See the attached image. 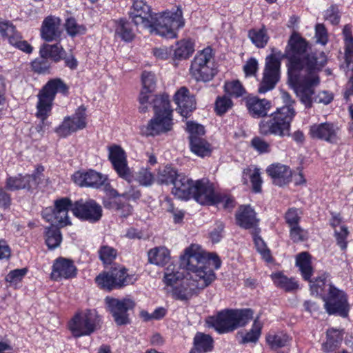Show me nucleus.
I'll list each match as a JSON object with an SVG mask.
<instances>
[{"instance_id": "26", "label": "nucleus", "mask_w": 353, "mask_h": 353, "mask_svg": "<svg viewBox=\"0 0 353 353\" xmlns=\"http://www.w3.org/2000/svg\"><path fill=\"white\" fill-rule=\"evenodd\" d=\"M266 172L272 179L273 183L279 186L287 184L292 176V171L290 168L281 163H273L269 165Z\"/></svg>"}, {"instance_id": "52", "label": "nucleus", "mask_w": 353, "mask_h": 353, "mask_svg": "<svg viewBox=\"0 0 353 353\" xmlns=\"http://www.w3.org/2000/svg\"><path fill=\"white\" fill-rule=\"evenodd\" d=\"M349 235V230L346 225H341L339 228L334 230V236L336 241V244L341 250H345L347 246V239Z\"/></svg>"}, {"instance_id": "48", "label": "nucleus", "mask_w": 353, "mask_h": 353, "mask_svg": "<svg viewBox=\"0 0 353 353\" xmlns=\"http://www.w3.org/2000/svg\"><path fill=\"white\" fill-rule=\"evenodd\" d=\"M224 91L227 94L233 97H240L245 93V89L238 80L227 81L224 85Z\"/></svg>"}, {"instance_id": "6", "label": "nucleus", "mask_w": 353, "mask_h": 353, "mask_svg": "<svg viewBox=\"0 0 353 353\" xmlns=\"http://www.w3.org/2000/svg\"><path fill=\"white\" fill-rule=\"evenodd\" d=\"M253 314L251 309L225 310L208 317L206 324L219 334L228 333L247 325L252 319Z\"/></svg>"}, {"instance_id": "64", "label": "nucleus", "mask_w": 353, "mask_h": 353, "mask_svg": "<svg viewBox=\"0 0 353 353\" xmlns=\"http://www.w3.org/2000/svg\"><path fill=\"white\" fill-rule=\"evenodd\" d=\"M315 38L316 42L322 45H325L327 42V33L324 26L319 23L315 27Z\"/></svg>"}, {"instance_id": "17", "label": "nucleus", "mask_w": 353, "mask_h": 353, "mask_svg": "<svg viewBox=\"0 0 353 353\" xmlns=\"http://www.w3.org/2000/svg\"><path fill=\"white\" fill-rule=\"evenodd\" d=\"M0 34L7 38L8 43L12 46L26 53L32 52V46L26 41L22 40L21 34L10 21L0 18Z\"/></svg>"}, {"instance_id": "9", "label": "nucleus", "mask_w": 353, "mask_h": 353, "mask_svg": "<svg viewBox=\"0 0 353 353\" xmlns=\"http://www.w3.org/2000/svg\"><path fill=\"white\" fill-rule=\"evenodd\" d=\"M99 321L95 310L82 311L71 319L68 323V329L74 337L88 336L97 330Z\"/></svg>"}, {"instance_id": "16", "label": "nucleus", "mask_w": 353, "mask_h": 353, "mask_svg": "<svg viewBox=\"0 0 353 353\" xmlns=\"http://www.w3.org/2000/svg\"><path fill=\"white\" fill-rule=\"evenodd\" d=\"M86 123L85 109L80 107L72 116L64 119L62 123L56 129V132L59 136L65 137L85 128Z\"/></svg>"}, {"instance_id": "57", "label": "nucleus", "mask_w": 353, "mask_h": 353, "mask_svg": "<svg viewBox=\"0 0 353 353\" xmlns=\"http://www.w3.org/2000/svg\"><path fill=\"white\" fill-rule=\"evenodd\" d=\"M65 28L68 34L72 37L84 34L86 31V28L83 25L77 24L74 19H68L66 21Z\"/></svg>"}, {"instance_id": "22", "label": "nucleus", "mask_w": 353, "mask_h": 353, "mask_svg": "<svg viewBox=\"0 0 353 353\" xmlns=\"http://www.w3.org/2000/svg\"><path fill=\"white\" fill-rule=\"evenodd\" d=\"M141 81L142 88L139 97L141 105L139 109L141 112H145L151 104L150 99L152 97L151 93L155 88L156 77L154 74L144 71L141 75Z\"/></svg>"}, {"instance_id": "7", "label": "nucleus", "mask_w": 353, "mask_h": 353, "mask_svg": "<svg viewBox=\"0 0 353 353\" xmlns=\"http://www.w3.org/2000/svg\"><path fill=\"white\" fill-rule=\"evenodd\" d=\"M295 114L294 108L286 105L277 109L268 117L259 123V132L264 135H274L283 137L290 135V122Z\"/></svg>"}, {"instance_id": "59", "label": "nucleus", "mask_w": 353, "mask_h": 353, "mask_svg": "<svg viewBox=\"0 0 353 353\" xmlns=\"http://www.w3.org/2000/svg\"><path fill=\"white\" fill-rule=\"evenodd\" d=\"M301 212L296 208H290L285 215V219L289 227L299 225L301 220Z\"/></svg>"}, {"instance_id": "29", "label": "nucleus", "mask_w": 353, "mask_h": 353, "mask_svg": "<svg viewBox=\"0 0 353 353\" xmlns=\"http://www.w3.org/2000/svg\"><path fill=\"white\" fill-rule=\"evenodd\" d=\"M95 281L99 286L109 290L114 288H120L123 286V284L130 283L129 280L117 279V275L114 276L112 271L100 274L96 277Z\"/></svg>"}, {"instance_id": "43", "label": "nucleus", "mask_w": 353, "mask_h": 353, "mask_svg": "<svg viewBox=\"0 0 353 353\" xmlns=\"http://www.w3.org/2000/svg\"><path fill=\"white\" fill-rule=\"evenodd\" d=\"M248 36L252 43L257 48H264L269 40L267 29L264 26L250 30Z\"/></svg>"}, {"instance_id": "60", "label": "nucleus", "mask_w": 353, "mask_h": 353, "mask_svg": "<svg viewBox=\"0 0 353 353\" xmlns=\"http://www.w3.org/2000/svg\"><path fill=\"white\" fill-rule=\"evenodd\" d=\"M252 147L260 153H268L270 152V145L260 137H254L252 140Z\"/></svg>"}, {"instance_id": "36", "label": "nucleus", "mask_w": 353, "mask_h": 353, "mask_svg": "<svg viewBox=\"0 0 353 353\" xmlns=\"http://www.w3.org/2000/svg\"><path fill=\"white\" fill-rule=\"evenodd\" d=\"M111 197L109 200H105L104 206L110 209H114L120 212L121 216H127L132 212V207L128 204H121V197L118 196L115 190L111 191Z\"/></svg>"}, {"instance_id": "49", "label": "nucleus", "mask_w": 353, "mask_h": 353, "mask_svg": "<svg viewBox=\"0 0 353 353\" xmlns=\"http://www.w3.org/2000/svg\"><path fill=\"white\" fill-rule=\"evenodd\" d=\"M61 239V234L59 229L51 227L47 230L46 242L49 248L54 249L59 246Z\"/></svg>"}, {"instance_id": "23", "label": "nucleus", "mask_w": 353, "mask_h": 353, "mask_svg": "<svg viewBox=\"0 0 353 353\" xmlns=\"http://www.w3.org/2000/svg\"><path fill=\"white\" fill-rule=\"evenodd\" d=\"M174 101L177 106L176 111L183 117H188L189 114L196 108L195 99L185 87L180 88L175 92Z\"/></svg>"}, {"instance_id": "18", "label": "nucleus", "mask_w": 353, "mask_h": 353, "mask_svg": "<svg viewBox=\"0 0 353 353\" xmlns=\"http://www.w3.org/2000/svg\"><path fill=\"white\" fill-rule=\"evenodd\" d=\"M309 134L312 139L336 144L340 140L339 128L332 123L314 124L310 127Z\"/></svg>"}, {"instance_id": "44", "label": "nucleus", "mask_w": 353, "mask_h": 353, "mask_svg": "<svg viewBox=\"0 0 353 353\" xmlns=\"http://www.w3.org/2000/svg\"><path fill=\"white\" fill-rule=\"evenodd\" d=\"M176 171L170 166L159 168L157 174V181L160 184L173 183L177 175Z\"/></svg>"}, {"instance_id": "24", "label": "nucleus", "mask_w": 353, "mask_h": 353, "mask_svg": "<svg viewBox=\"0 0 353 353\" xmlns=\"http://www.w3.org/2000/svg\"><path fill=\"white\" fill-rule=\"evenodd\" d=\"M62 33L61 20L54 16H48L43 20L41 28V37L46 41H56Z\"/></svg>"}, {"instance_id": "56", "label": "nucleus", "mask_w": 353, "mask_h": 353, "mask_svg": "<svg viewBox=\"0 0 353 353\" xmlns=\"http://www.w3.org/2000/svg\"><path fill=\"white\" fill-rule=\"evenodd\" d=\"M186 130L190 134V141L192 140V138H201L205 134L204 127L192 121L187 122Z\"/></svg>"}, {"instance_id": "25", "label": "nucleus", "mask_w": 353, "mask_h": 353, "mask_svg": "<svg viewBox=\"0 0 353 353\" xmlns=\"http://www.w3.org/2000/svg\"><path fill=\"white\" fill-rule=\"evenodd\" d=\"M173 184L172 193L178 199L189 200L191 199L195 181L183 174H179Z\"/></svg>"}, {"instance_id": "11", "label": "nucleus", "mask_w": 353, "mask_h": 353, "mask_svg": "<svg viewBox=\"0 0 353 353\" xmlns=\"http://www.w3.org/2000/svg\"><path fill=\"white\" fill-rule=\"evenodd\" d=\"M324 307L329 314H336L346 317L349 312V305L346 295L343 291L332 285H329V292L323 297Z\"/></svg>"}, {"instance_id": "37", "label": "nucleus", "mask_w": 353, "mask_h": 353, "mask_svg": "<svg viewBox=\"0 0 353 353\" xmlns=\"http://www.w3.org/2000/svg\"><path fill=\"white\" fill-rule=\"evenodd\" d=\"M190 147L192 153L202 158L210 156L212 151L211 145L203 137L192 138Z\"/></svg>"}, {"instance_id": "10", "label": "nucleus", "mask_w": 353, "mask_h": 353, "mask_svg": "<svg viewBox=\"0 0 353 353\" xmlns=\"http://www.w3.org/2000/svg\"><path fill=\"white\" fill-rule=\"evenodd\" d=\"M285 57V52L273 50L265 59L263 77L259 87V93H265L273 89L279 79L281 61Z\"/></svg>"}, {"instance_id": "15", "label": "nucleus", "mask_w": 353, "mask_h": 353, "mask_svg": "<svg viewBox=\"0 0 353 353\" xmlns=\"http://www.w3.org/2000/svg\"><path fill=\"white\" fill-rule=\"evenodd\" d=\"M191 199L201 205H214L219 198L212 184L208 179H202L195 181Z\"/></svg>"}, {"instance_id": "51", "label": "nucleus", "mask_w": 353, "mask_h": 353, "mask_svg": "<svg viewBox=\"0 0 353 353\" xmlns=\"http://www.w3.org/2000/svg\"><path fill=\"white\" fill-rule=\"evenodd\" d=\"M28 270L26 268L15 269L10 271L6 277V281L10 286L17 288L21 283Z\"/></svg>"}, {"instance_id": "13", "label": "nucleus", "mask_w": 353, "mask_h": 353, "mask_svg": "<svg viewBox=\"0 0 353 353\" xmlns=\"http://www.w3.org/2000/svg\"><path fill=\"white\" fill-rule=\"evenodd\" d=\"M43 170V167L39 165L36 168L35 172L32 174L24 176L18 174L14 176H9L6 179V188L12 191L35 188L42 180Z\"/></svg>"}, {"instance_id": "45", "label": "nucleus", "mask_w": 353, "mask_h": 353, "mask_svg": "<svg viewBox=\"0 0 353 353\" xmlns=\"http://www.w3.org/2000/svg\"><path fill=\"white\" fill-rule=\"evenodd\" d=\"M115 34L125 41H131L134 36L130 23L123 19L116 22Z\"/></svg>"}, {"instance_id": "12", "label": "nucleus", "mask_w": 353, "mask_h": 353, "mask_svg": "<svg viewBox=\"0 0 353 353\" xmlns=\"http://www.w3.org/2000/svg\"><path fill=\"white\" fill-rule=\"evenodd\" d=\"M105 301L117 325H125L129 323L128 311L133 309L135 305L134 301L132 299H119L106 297Z\"/></svg>"}, {"instance_id": "63", "label": "nucleus", "mask_w": 353, "mask_h": 353, "mask_svg": "<svg viewBox=\"0 0 353 353\" xmlns=\"http://www.w3.org/2000/svg\"><path fill=\"white\" fill-rule=\"evenodd\" d=\"M290 237L294 242L303 241L307 236V232L299 225L290 226Z\"/></svg>"}, {"instance_id": "31", "label": "nucleus", "mask_w": 353, "mask_h": 353, "mask_svg": "<svg viewBox=\"0 0 353 353\" xmlns=\"http://www.w3.org/2000/svg\"><path fill=\"white\" fill-rule=\"evenodd\" d=\"M319 83L320 79H319V82L311 88L312 93L310 94V95L308 96V100L307 102L302 101L301 97L298 95L297 92H294L296 97L299 98L300 101L305 106V108H310L313 102L328 104L332 101L333 96L331 93L327 91H321L317 94V95H315V88L318 86Z\"/></svg>"}, {"instance_id": "8", "label": "nucleus", "mask_w": 353, "mask_h": 353, "mask_svg": "<svg viewBox=\"0 0 353 353\" xmlns=\"http://www.w3.org/2000/svg\"><path fill=\"white\" fill-rule=\"evenodd\" d=\"M190 73L196 81L208 82L217 74L212 50L205 48L198 51L191 62Z\"/></svg>"}, {"instance_id": "28", "label": "nucleus", "mask_w": 353, "mask_h": 353, "mask_svg": "<svg viewBox=\"0 0 353 353\" xmlns=\"http://www.w3.org/2000/svg\"><path fill=\"white\" fill-rule=\"evenodd\" d=\"M246 105L250 114L254 117H263L267 114L271 108L270 102L265 99H261L256 97H249Z\"/></svg>"}, {"instance_id": "21", "label": "nucleus", "mask_w": 353, "mask_h": 353, "mask_svg": "<svg viewBox=\"0 0 353 353\" xmlns=\"http://www.w3.org/2000/svg\"><path fill=\"white\" fill-rule=\"evenodd\" d=\"M73 181L81 187L99 188L105 185L107 176L93 170L86 172H76L72 176Z\"/></svg>"}, {"instance_id": "61", "label": "nucleus", "mask_w": 353, "mask_h": 353, "mask_svg": "<svg viewBox=\"0 0 353 353\" xmlns=\"http://www.w3.org/2000/svg\"><path fill=\"white\" fill-rule=\"evenodd\" d=\"M73 205L68 198H61L54 201V208L52 209L54 212H68L69 210L72 211Z\"/></svg>"}, {"instance_id": "34", "label": "nucleus", "mask_w": 353, "mask_h": 353, "mask_svg": "<svg viewBox=\"0 0 353 353\" xmlns=\"http://www.w3.org/2000/svg\"><path fill=\"white\" fill-rule=\"evenodd\" d=\"M68 212H54L52 208H46L42 212V216L47 221L52 223H57L60 226H65L70 225L69 220Z\"/></svg>"}, {"instance_id": "4", "label": "nucleus", "mask_w": 353, "mask_h": 353, "mask_svg": "<svg viewBox=\"0 0 353 353\" xmlns=\"http://www.w3.org/2000/svg\"><path fill=\"white\" fill-rule=\"evenodd\" d=\"M68 91V85L60 79H53L48 81L40 90L37 94L36 105V117L41 120L36 129L38 132H43L50 123L47 119L50 115L53 101L57 93L66 94Z\"/></svg>"}, {"instance_id": "20", "label": "nucleus", "mask_w": 353, "mask_h": 353, "mask_svg": "<svg viewBox=\"0 0 353 353\" xmlns=\"http://www.w3.org/2000/svg\"><path fill=\"white\" fill-rule=\"evenodd\" d=\"M77 274V268L72 260L63 257L54 260L51 273V277L54 281L72 279Z\"/></svg>"}, {"instance_id": "19", "label": "nucleus", "mask_w": 353, "mask_h": 353, "mask_svg": "<svg viewBox=\"0 0 353 353\" xmlns=\"http://www.w3.org/2000/svg\"><path fill=\"white\" fill-rule=\"evenodd\" d=\"M108 157L119 176L130 182L133 178L130 168L127 165V159L124 150L119 145H113L108 147Z\"/></svg>"}, {"instance_id": "1", "label": "nucleus", "mask_w": 353, "mask_h": 353, "mask_svg": "<svg viewBox=\"0 0 353 353\" xmlns=\"http://www.w3.org/2000/svg\"><path fill=\"white\" fill-rule=\"evenodd\" d=\"M187 270L185 276L179 267L171 264L164 270L163 282L168 293L179 300H188L210 285L216 279L215 269L221 266L219 257L205 252L199 245L191 244L180 256Z\"/></svg>"}, {"instance_id": "41", "label": "nucleus", "mask_w": 353, "mask_h": 353, "mask_svg": "<svg viewBox=\"0 0 353 353\" xmlns=\"http://www.w3.org/2000/svg\"><path fill=\"white\" fill-rule=\"evenodd\" d=\"M213 339L208 335L202 332H197L194 337V347L200 352H208L213 349Z\"/></svg>"}, {"instance_id": "30", "label": "nucleus", "mask_w": 353, "mask_h": 353, "mask_svg": "<svg viewBox=\"0 0 353 353\" xmlns=\"http://www.w3.org/2000/svg\"><path fill=\"white\" fill-rule=\"evenodd\" d=\"M242 181L244 184L251 183L252 190L255 192H260L263 183L260 170L255 166H250L243 171Z\"/></svg>"}, {"instance_id": "5", "label": "nucleus", "mask_w": 353, "mask_h": 353, "mask_svg": "<svg viewBox=\"0 0 353 353\" xmlns=\"http://www.w3.org/2000/svg\"><path fill=\"white\" fill-rule=\"evenodd\" d=\"M154 117L146 125H143L141 133L145 136H155L171 130L172 128V110L169 96L167 94L156 95L152 99Z\"/></svg>"}, {"instance_id": "39", "label": "nucleus", "mask_w": 353, "mask_h": 353, "mask_svg": "<svg viewBox=\"0 0 353 353\" xmlns=\"http://www.w3.org/2000/svg\"><path fill=\"white\" fill-rule=\"evenodd\" d=\"M194 51V43L190 39H183L176 43L174 57L177 59H186Z\"/></svg>"}, {"instance_id": "53", "label": "nucleus", "mask_w": 353, "mask_h": 353, "mask_svg": "<svg viewBox=\"0 0 353 353\" xmlns=\"http://www.w3.org/2000/svg\"><path fill=\"white\" fill-rule=\"evenodd\" d=\"M134 179L140 185L143 186H150L154 181L153 174L147 168H141L136 173Z\"/></svg>"}, {"instance_id": "14", "label": "nucleus", "mask_w": 353, "mask_h": 353, "mask_svg": "<svg viewBox=\"0 0 353 353\" xmlns=\"http://www.w3.org/2000/svg\"><path fill=\"white\" fill-rule=\"evenodd\" d=\"M72 212L79 219L90 222L98 221L102 216L101 205L92 199L75 202L72 208Z\"/></svg>"}, {"instance_id": "40", "label": "nucleus", "mask_w": 353, "mask_h": 353, "mask_svg": "<svg viewBox=\"0 0 353 353\" xmlns=\"http://www.w3.org/2000/svg\"><path fill=\"white\" fill-rule=\"evenodd\" d=\"M275 285L286 291H292L298 288L297 281L293 278H288L281 272H276L271 275Z\"/></svg>"}, {"instance_id": "27", "label": "nucleus", "mask_w": 353, "mask_h": 353, "mask_svg": "<svg viewBox=\"0 0 353 353\" xmlns=\"http://www.w3.org/2000/svg\"><path fill=\"white\" fill-rule=\"evenodd\" d=\"M170 259V250L165 246H157L148 252V262L154 265L163 267L169 263Z\"/></svg>"}, {"instance_id": "54", "label": "nucleus", "mask_w": 353, "mask_h": 353, "mask_svg": "<svg viewBox=\"0 0 353 353\" xmlns=\"http://www.w3.org/2000/svg\"><path fill=\"white\" fill-rule=\"evenodd\" d=\"M99 258L104 264H110L117 257V252L108 245H103L99 250Z\"/></svg>"}, {"instance_id": "38", "label": "nucleus", "mask_w": 353, "mask_h": 353, "mask_svg": "<svg viewBox=\"0 0 353 353\" xmlns=\"http://www.w3.org/2000/svg\"><path fill=\"white\" fill-rule=\"evenodd\" d=\"M263 323L260 321L257 316L252 325L251 329L245 333H241V343H256L261 334Z\"/></svg>"}, {"instance_id": "32", "label": "nucleus", "mask_w": 353, "mask_h": 353, "mask_svg": "<svg viewBox=\"0 0 353 353\" xmlns=\"http://www.w3.org/2000/svg\"><path fill=\"white\" fill-rule=\"evenodd\" d=\"M237 223L242 228H251L256 223L255 212L250 206H242L236 215Z\"/></svg>"}, {"instance_id": "47", "label": "nucleus", "mask_w": 353, "mask_h": 353, "mask_svg": "<svg viewBox=\"0 0 353 353\" xmlns=\"http://www.w3.org/2000/svg\"><path fill=\"white\" fill-rule=\"evenodd\" d=\"M343 34L345 41V61L347 64H350L353 61V37L352 36L351 28L349 26L344 27Z\"/></svg>"}, {"instance_id": "35", "label": "nucleus", "mask_w": 353, "mask_h": 353, "mask_svg": "<svg viewBox=\"0 0 353 353\" xmlns=\"http://www.w3.org/2000/svg\"><path fill=\"white\" fill-rule=\"evenodd\" d=\"M296 265L299 268L303 278L309 281L313 273L310 255L306 252L300 253L296 257Z\"/></svg>"}, {"instance_id": "2", "label": "nucleus", "mask_w": 353, "mask_h": 353, "mask_svg": "<svg viewBox=\"0 0 353 353\" xmlns=\"http://www.w3.org/2000/svg\"><path fill=\"white\" fill-rule=\"evenodd\" d=\"M308 43L298 32L290 35L285 50L289 81L294 92L307 102L312 87L319 82L318 72L326 63L322 52L309 54Z\"/></svg>"}, {"instance_id": "62", "label": "nucleus", "mask_w": 353, "mask_h": 353, "mask_svg": "<svg viewBox=\"0 0 353 353\" xmlns=\"http://www.w3.org/2000/svg\"><path fill=\"white\" fill-rule=\"evenodd\" d=\"M112 271V275L114 276H115L116 274H117V279H120L121 280L127 279V280L130 281V283L123 284V286L133 284L137 281V277L133 274L130 275V274H127L126 270L123 268H114Z\"/></svg>"}, {"instance_id": "33", "label": "nucleus", "mask_w": 353, "mask_h": 353, "mask_svg": "<svg viewBox=\"0 0 353 353\" xmlns=\"http://www.w3.org/2000/svg\"><path fill=\"white\" fill-rule=\"evenodd\" d=\"M40 54L42 58H51L56 62L64 59L65 51L59 43L54 45L43 44L40 48Z\"/></svg>"}, {"instance_id": "50", "label": "nucleus", "mask_w": 353, "mask_h": 353, "mask_svg": "<svg viewBox=\"0 0 353 353\" xmlns=\"http://www.w3.org/2000/svg\"><path fill=\"white\" fill-rule=\"evenodd\" d=\"M327 277L325 274H323L315 281H310V290L312 294L321 295L326 288H327V290L329 291V285H331L326 283Z\"/></svg>"}, {"instance_id": "3", "label": "nucleus", "mask_w": 353, "mask_h": 353, "mask_svg": "<svg viewBox=\"0 0 353 353\" xmlns=\"http://www.w3.org/2000/svg\"><path fill=\"white\" fill-rule=\"evenodd\" d=\"M130 17L137 26L148 28L152 34L166 39H175L178 32L185 26V19L180 7L151 14L150 7L143 0H134Z\"/></svg>"}, {"instance_id": "42", "label": "nucleus", "mask_w": 353, "mask_h": 353, "mask_svg": "<svg viewBox=\"0 0 353 353\" xmlns=\"http://www.w3.org/2000/svg\"><path fill=\"white\" fill-rule=\"evenodd\" d=\"M343 330L331 328L327 331V340L323 345V348L325 352L332 351L338 344L342 341Z\"/></svg>"}, {"instance_id": "46", "label": "nucleus", "mask_w": 353, "mask_h": 353, "mask_svg": "<svg viewBox=\"0 0 353 353\" xmlns=\"http://www.w3.org/2000/svg\"><path fill=\"white\" fill-rule=\"evenodd\" d=\"M290 338L283 332L269 333L266 336L267 343L272 347L277 348L287 345Z\"/></svg>"}, {"instance_id": "58", "label": "nucleus", "mask_w": 353, "mask_h": 353, "mask_svg": "<svg viewBox=\"0 0 353 353\" xmlns=\"http://www.w3.org/2000/svg\"><path fill=\"white\" fill-rule=\"evenodd\" d=\"M253 239L257 251L261 254L263 259L268 262L271 261L270 252L267 248L264 241L258 235H254Z\"/></svg>"}, {"instance_id": "55", "label": "nucleus", "mask_w": 353, "mask_h": 353, "mask_svg": "<svg viewBox=\"0 0 353 353\" xmlns=\"http://www.w3.org/2000/svg\"><path fill=\"white\" fill-rule=\"evenodd\" d=\"M233 106L232 100L227 96L217 97L215 102V111L217 114H225Z\"/></svg>"}]
</instances>
